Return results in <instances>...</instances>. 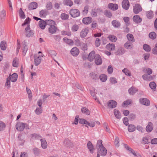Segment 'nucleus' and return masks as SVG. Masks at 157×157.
Segmentation results:
<instances>
[{
	"label": "nucleus",
	"instance_id": "f257e3e1",
	"mask_svg": "<svg viewBox=\"0 0 157 157\" xmlns=\"http://www.w3.org/2000/svg\"><path fill=\"white\" fill-rule=\"evenodd\" d=\"M102 141L101 140H98L96 145V147L98 150L97 157H100L101 155L104 156L107 153V150L102 144Z\"/></svg>",
	"mask_w": 157,
	"mask_h": 157
},
{
	"label": "nucleus",
	"instance_id": "f03ea898",
	"mask_svg": "<svg viewBox=\"0 0 157 157\" xmlns=\"http://www.w3.org/2000/svg\"><path fill=\"white\" fill-rule=\"evenodd\" d=\"M70 14L74 18L79 16L80 15V11L77 9H71L69 11Z\"/></svg>",
	"mask_w": 157,
	"mask_h": 157
},
{
	"label": "nucleus",
	"instance_id": "7ed1b4c3",
	"mask_svg": "<svg viewBox=\"0 0 157 157\" xmlns=\"http://www.w3.org/2000/svg\"><path fill=\"white\" fill-rule=\"evenodd\" d=\"M30 28L29 26V25H28L27 26L25 29L26 32L25 35L27 37H29L32 36L34 35V32L32 30H30Z\"/></svg>",
	"mask_w": 157,
	"mask_h": 157
},
{
	"label": "nucleus",
	"instance_id": "20e7f679",
	"mask_svg": "<svg viewBox=\"0 0 157 157\" xmlns=\"http://www.w3.org/2000/svg\"><path fill=\"white\" fill-rule=\"evenodd\" d=\"M142 8L141 6L139 4H136L133 6V12L135 14H138L142 11Z\"/></svg>",
	"mask_w": 157,
	"mask_h": 157
},
{
	"label": "nucleus",
	"instance_id": "39448f33",
	"mask_svg": "<svg viewBox=\"0 0 157 157\" xmlns=\"http://www.w3.org/2000/svg\"><path fill=\"white\" fill-rule=\"evenodd\" d=\"M24 125V123L20 122H18L17 123L16 125V129L18 131H22L24 130L25 128Z\"/></svg>",
	"mask_w": 157,
	"mask_h": 157
},
{
	"label": "nucleus",
	"instance_id": "423d86ee",
	"mask_svg": "<svg viewBox=\"0 0 157 157\" xmlns=\"http://www.w3.org/2000/svg\"><path fill=\"white\" fill-rule=\"evenodd\" d=\"M122 8L125 10H128L130 4L128 0H124L122 2Z\"/></svg>",
	"mask_w": 157,
	"mask_h": 157
},
{
	"label": "nucleus",
	"instance_id": "0eeeda50",
	"mask_svg": "<svg viewBox=\"0 0 157 157\" xmlns=\"http://www.w3.org/2000/svg\"><path fill=\"white\" fill-rule=\"evenodd\" d=\"M95 62L97 65H101L102 63V60L100 56L98 54L95 55Z\"/></svg>",
	"mask_w": 157,
	"mask_h": 157
},
{
	"label": "nucleus",
	"instance_id": "6e6552de",
	"mask_svg": "<svg viewBox=\"0 0 157 157\" xmlns=\"http://www.w3.org/2000/svg\"><path fill=\"white\" fill-rule=\"evenodd\" d=\"M139 101L141 104L147 106H149L150 105V102L147 98H140Z\"/></svg>",
	"mask_w": 157,
	"mask_h": 157
},
{
	"label": "nucleus",
	"instance_id": "1a4fd4ad",
	"mask_svg": "<svg viewBox=\"0 0 157 157\" xmlns=\"http://www.w3.org/2000/svg\"><path fill=\"white\" fill-rule=\"evenodd\" d=\"M108 7L109 9H111L113 11H115L118 9V6L116 4L109 3L108 5Z\"/></svg>",
	"mask_w": 157,
	"mask_h": 157
},
{
	"label": "nucleus",
	"instance_id": "9d476101",
	"mask_svg": "<svg viewBox=\"0 0 157 157\" xmlns=\"http://www.w3.org/2000/svg\"><path fill=\"white\" fill-rule=\"evenodd\" d=\"M22 52L23 55L25 56L26 54L27 51L28 49V47L27 46V43L25 40H24L22 43Z\"/></svg>",
	"mask_w": 157,
	"mask_h": 157
},
{
	"label": "nucleus",
	"instance_id": "9b49d317",
	"mask_svg": "<svg viewBox=\"0 0 157 157\" xmlns=\"http://www.w3.org/2000/svg\"><path fill=\"white\" fill-rule=\"evenodd\" d=\"M117 104V102L115 101L110 100L108 102V106L109 108H113L116 107Z\"/></svg>",
	"mask_w": 157,
	"mask_h": 157
},
{
	"label": "nucleus",
	"instance_id": "f8f14e48",
	"mask_svg": "<svg viewBox=\"0 0 157 157\" xmlns=\"http://www.w3.org/2000/svg\"><path fill=\"white\" fill-rule=\"evenodd\" d=\"M18 75L16 73H14L12 75H10L8 77L13 82H14L17 81V78Z\"/></svg>",
	"mask_w": 157,
	"mask_h": 157
},
{
	"label": "nucleus",
	"instance_id": "ddd939ff",
	"mask_svg": "<svg viewBox=\"0 0 157 157\" xmlns=\"http://www.w3.org/2000/svg\"><path fill=\"white\" fill-rule=\"evenodd\" d=\"M71 53L73 56H76L79 54V50L76 47H75L71 49Z\"/></svg>",
	"mask_w": 157,
	"mask_h": 157
},
{
	"label": "nucleus",
	"instance_id": "4468645a",
	"mask_svg": "<svg viewBox=\"0 0 157 157\" xmlns=\"http://www.w3.org/2000/svg\"><path fill=\"white\" fill-rule=\"evenodd\" d=\"M37 6V3L35 2H33L30 3L28 6V8L30 10L35 9Z\"/></svg>",
	"mask_w": 157,
	"mask_h": 157
},
{
	"label": "nucleus",
	"instance_id": "2eb2a0df",
	"mask_svg": "<svg viewBox=\"0 0 157 157\" xmlns=\"http://www.w3.org/2000/svg\"><path fill=\"white\" fill-rule=\"evenodd\" d=\"M57 29V27L55 26V25L50 26L48 28L49 32L52 34L55 33L56 32Z\"/></svg>",
	"mask_w": 157,
	"mask_h": 157
},
{
	"label": "nucleus",
	"instance_id": "dca6fc26",
	"mask_svg": "<svg viewBox=\"0 0 157 157\" xmlns=\"http://www.w3.org/2000/svg\"><path fill=\"white\" fill-rule=\"evenodd\" d=\"M89 31V29L87 28L82 29L80 33V37L82 38L85 37L87 35Z\"/></svg>",
	"mask_w": 157,
	"mask_h": 157
},
{
	"label": "nucleus",
	"instance_id": "f3484780",
	"mask_svg": "<svg viewBox=\"0 0 157 157\" xmlns=\"http://www.w3.org/2000/svg\"><path fill=\"white\" fill-rule=\"evenodd\" d=\"M92 18L89 17H84L82 19V22L85 24H88L90 23L92 21Z\"/></svg>",
	"mask_w": 157,
	"mask_h": 157
},
{
	"label": "nucleus",
	"instance_id": "a211bd4d",
	"mask_svg": "<svg viewBox=\"0 0 157 157\" xmlns=\"http://www.w3.org/2000/svg\"><path fill=\"white\" fill-rule=\"evenodd\" d=\"M133 20L136 23H139L141 22L142 19L139 15H136L133 17Z\"/></svg>",
	"mask_w": 157,
	"mask_h": 157
},
{
	"label": "nucleus",
	"instance_id": "6ab92c4d",
	"mask_svg": "<svg viewBox=\"0 0 157 157\" xmlns=\"http://www.w3.org/2000/svg\"><path fill=\"white\" fill-rule=\"evenodd\" d=\"M95 52L94 51L91 52L89 54L88 59L90 61H93L95 58Z\"/></svg>",
	"mask_w": 157,
	"mask_h": 157
},
{
	"label": "nucleus",
	"instance_id": "aec40b11",
	"mask_svg": "<svg viewBox=\"0 0 157 157\" xmlns=\"http://www.w3.org/2000/svg\"><path fill=\"white\" fill-rule=\"evenodd\" d=\"M35 60V65L37 66L39 65L41 62V57L40 56L36 57L35 56H34Z\"/></svg>",
	"mask_w": 157,
	"mask_h": 157
},
{
	"label": "nucleus",
	"instance_id": "412c9836",
	"mask_svg": "<svg viewBox=\"0 0 157 157\" xmlns=\"http://www.w3.org/2000/svg\"><path fill=\"white\" fill-rule=\"evenodd\" d=\"M153 124L151 122H149L146 128V130L147 132H150L153 130Z\"/></svg>",
	"mask_w": 157,
	"mask_h": 157
},
{
	"label": "nucleus",
	"instance_id": "4be33fe9",
	"mask_svg": "<svg viewBox=\"0 0 157 157\" xmlns=\"http://www.w3.org/2000/svg\"><path fill=\"white\" fill-rule=\"evenodd\" d=\"M106 48L109 51H113L115 49V46L113 44L109 43L106 45Z\"/></svg>",
	"mask_w": 157,
	"mask_h": 157
},
{
	"label": "nucleus",
	"instance_id": "5701e85b",
	"mask_svg": "<svg viewBox=\"0 0 157 157\" xmlns=\"http://www.w3.org/2000/svg\"><path fill=\"white\" fill-rule=\"evenodd\" d=\"M125 51L124 49L122 48H120L115 53V54L117 55H122L125 52Z\"/></svg>",
	"mask_w": 157,
	"mask_h": 157
},
{
	"label": "nucleus",
	"instance_id": "b1692460",
	"mask_svg": "<svg viewBox=\"0 0 157 157\" xmlns=\"http://www.w3.org/2000/svg\"><path fill=\"white\" fill-rule=\"evenodd\" d=\"M87 146L90 152L93 153L94 149L93 145L90 141H89L88 142L87 144Z\"/></svg>",
	"mask_w": 157,
	"mask_h": 157
},
{
	"label": "nucleus",
	"instance_id": "393cba45",
	"mask_svg": "<svg viewBox=\"0 0 157 157\" xmlns=\"http://www.w3.org/2000/svg\"><path fill=\"white\" fill-rule=\"evenodd\" d=\"M112 24L115 28H118L121 26L120 22L118 21L113 20L112 21Z\"/></svg>",
	"mask_w": 157,
	"mask_h": 157
},
{
	"label": "nucleus",
	"instance_id": "a878e982",
	"mask_svg": "<svg viewBox=\"0 0 157 157\" xmlns=\"http://www.w3.org/2000/svg\"><path fill=\"white\" fill-rule=\"evenodd\" d=\"M46 23L45 21L40 19L39 22V25L41 29H44L45 28V26H46Z\"/></svg>",
	"mask_w": 157,
	"mask_h": 157
},
{
	"label": "nucleus",
	"instance_id": "bb28decb",
	"mask_svg": "<svg viewBox=\"0 0 157 157\" xmlns=\"http://www.w3.org/2000/svg\"><path fill=\"white\" fill-rule=\"evenodd\" d=\"M137 90L136 88L132 86L128 89V91L131 95H133Z\"/></svg>",
	"mask_w": 157,
	"mask_h": 157
},
{
	"label": "nucleus",
	"instance_id": "cd10ccee",
	"mask_svg": "<svg viewBox=\"0 0 157 157\" xmlns=\"http://www.w3.org/2000/svg\"><path fill=\"white\" fill-rule=\"evenodd\" d=\"M127 38L128 41L131 42L132 43H133L135 42V39L133 35L130 33H128L127 35Z\"/></svg>",
	"mask_w": 157,
	"mask_h": 157
},
{
	"label": "nucleus",
	"instance_id": "c85d7f7f",
	"mask_svg": "<svg viewBox=\"0 0 157 157\" xmlns=\"http://www.w3.org/2000/svg\"><path fill=\"white\" fill-rule=\"evenodd\" d=\"M47 52L52 57H55L57 55L56 52L54 50H47Z\"/></svg>",
	"mask_w": 157,
	"mask_h": 157
},
{
	"label": "nucleus",
	"instance_id": "c756f323",
	"mask_svg": "<svg viewBox=\"0 0 157 157\" xmlns=\"http://www.w3.org/2000/svg\"><path fill=\"white\" fill-rule=\"evenodd\" d=\"M64 144L66 147H69L72 146L73 144L69 140L66 139L64 141Z\"/></svg>",
	"mask_w": 157,
	"mask_h": 157
},
{
	"label": "nucleus",
	"instance_id": "7c9ffc66",
	"mask_svg": "<svg viewBox=\"0 0 157 157\" xmlns=\"http://www.w3.org/2000/svg\"><path fill=\"white\" fill-rule=\"evenodd\" d=\"M41 146L44 149H46L47 147V143L44 139H40Z\"/></svg>",
	"mask_w": 157,
	"mask_h": 157
},
{
	"label": "nucleus",
	"instance_id": "2f4dec72",
	"mask_svg": "<svg viewBox=\"0 0 157 157\" xmlns=\"http://www.w3.org/2000/svg\"><path fill=\"white\" fill-rule=\"evenodd\" d=\"M142 77L143 79L145 80L151 81L153 79V77L151 76L144 74L142 76Z\"/></svg>",
	"mask_w": 157,
	"mask_h": 157
},
{
	"label": "nucleus",
	"instance_id": "473e14b6",
	"mask_svg": "<svg viewBox=\"0 0 157 157\" xmlns=\"http://www.w3.org/2000/svg\"><path fill=\"white\" fill-rule=\"evenodd\" d=\"M1 49L2 50H5L6 48V43L5 41H2L0 46Z\"/></svg>",
	"mask_w": 157,
	"mask_h": 157
},
{
	"label": "nucleus",
	"instance_id": "72a5a7b5",
	"mask_svg": "<svg viewBox=\"0 0 157 157\" xmlns=\"http://www.w3.org/2000/svg\"><path fill=\"white\" fill-rule=\"evenodd\" d=\"M124 47L127 49H130L132 48V44L129 41H127L124 45Z\"/></svg>",
	"mask_w": 157,
	"mask_h": 157
},
{
	"label": "nucleus",
	"instance_id": "f704fd0d",
	"mask_svg": "<svg viewBox=\"0 0 157 157\" xmlns=\"http://www.w3.org/2000/svg\"><path fill=\"white\" fill-rule=\"evenodd\" d=\"M81 111L83 113L87 115H89L90 113V111L86 107H82L81 109Z\"/></svg>",
	"mask_w": 157,
	"mask_h": 157
},
{
	"label": "nucleus",
	"instance_id": "c9c22d12",
	"mask_svg": "<svg viewBox=\"0 0 157 157\" xmlns=\"http://www.w3.org/2000/svg\"><path fill=\"white\" fill-rule=\"evenodd\" d=\"M114 113L117 118L120 119L121 118V113L118 110L115 109L114 110Z\"/></svg>",
	"mask_w": 157,
	"mask_h": 157
},
{
	"label": "nucleus",
	"instance_id": "e433bc0d",
	"mask_svg": "<svg viewBox=\"0 0 157 157\" xmlns=\"http://www.w3.org/2000/svg\"><path fill=\"white\" fill-rule=\"evenodd\" d=\"M90 76L91 78L94 80H97L98 79V75L94 72L90 73Z\"/></svg>",
	"mask_w": 157,
	"mask_h": 157
},
{
	"label": "nucleus",
	"instance_id": "4c0bfd02",
	"mask_svg": "<svg viewBox=\"0 0 157 157\" xmlns=\"http://www.w3.org/2000/svg\"><path fill=\"white\" fill-rule=\"evenodd\" d=\"M63 4L65 5L71 6L73 5V2L71 0H64Z\"/></svg>",
	"mask_w": 157,
	"mask_h": 157
},
{
	"label": "nucleus",
	"instance_id": "58836bf2",
	"mask_svg": "<svg viewBox=\"0 0 157 157\" xmlns=\"http://www.w3.org/2000/svg\"><path fill=\"white\" fill-rule=\"evenodd\" d=\"M45 21L46 25H48L49 26L55 25V22L51 20H46Z\"/></svg>",
	"mask_w": 157,
	"mask_h": 157
},
{
	"label": "nucleus",
	"instance_id": "ea45409f",
	"mask_svg": "<svg viewBox=\"0 0 157 157\" xmlns=\"http://www.w3.org/2000/svg\"><path fill=\"white\" fill-rule=\"evenodd\" d=\"M136 129V127L134 125H129L128 126V130L129 132H134Z\"/></svg>",
	"mask_w": 157,
	"mask_h": 157
},
{
	"label": "nucleus",
	"instance_id": "a19ab883",
	"mask_svg": "<svg viewBox=\"0 0 157 157\" xmlns=\"http://www.w3.org/2000/svg\"><path fill=\"white\" fill-rule=\"evenodd\" d=\"M108 38L112 42H116L117 40V37L114 35H109L108 37Z\"/></svg>",
	"mask_w": 157,
	"mask_h": 157
},
{
	"label": "nucleus",
	"instance_id": "79ce46f5",
	"mask_svg": "<svg viewBox=\"0 0 157 157\" xmlns=\"http://www.w3.org/2000/svg\"><path fill=\"white\" fill-rule=\"evenodd\" d=\"M63 40L67 44L70 45H72L73 43V42L72 40L69 39L66 37H64L63 38Z\"/></svg>",
	"mask_w": 157,
	"mask_h": 157
},
{
	"label": "nucleus",
	"instance_id": "37998d69",
	"mask_svg": "<svg viewBox=\"0 0 157 157\" xmlns=\"http://www.w3.org/2000/svg\"><path fill=\"white\" fill-rule=\"evenodd\" d=\"M99 77L100 80L102 82H105L107 79V76L104 74L100 75Z\"/></svg>",
	"mask_w": 157,
	"mask_h": 157
},
{
	"label": "nucleus",
	"instance_id": "c03bdc74",
	"mask_svg": "<svg viewBox=\"0 0 157 157\" xmlns=\"http://www.w3.org/2000/svg\"><path fill=\"white\" fill-rule=\"evenodd\" d=\"M143 48L144 50L147 52H150L151 50V48L148 45L145 44L143 46Z\"/></svg>",
	"mask_w": 157,
	"mask_h": 157
},
{
	"label": "nucleus",
	"instance_id": "a18cd8bd",
	"mask_svg": "<svg viewBox=\"0 0 157 157\" xmlns=\"http://www.w3.org/2000/svg\"><path fill=\"white\" fill-rule=\"evenodd\" d=\"M60 17L62 19L66 20L68 18L69 16L67 14L63 13L61 15Z\"/></svg>",
	"mask_w": 157,
	"mask_h": 157
},
{
	"label": "nucleus",
	"instance_id": "49530a36",
	"mask_svg": "<svg viewBox=\"0 0 157 157\" xmlns=\"http://www.w3.org/2000/svg\"><path fill=\"white\" fill-rule=\"evenodd\" d=\"M54 40L56 42H59L60 41L61 39V37L59 35H55L53 36Z\"/></svg>",
	"mask_w": 157,
	"mask_h": 157
},
{
	"label": "nucleus",
	"instance_id": "de8ad7c7",
	"mask_svg": "<svg viewBox=\"0 0 157 157\" xmlns=\"http://www.w3.org/2000/svg\"><path fill=\"white\" fill-rule=\"evenodd\" d=\"M6 126L5 123L0 121V131L4 130Z\"/></svg>",
	"mask_w": 157,
	"mask_h": 157
},
{
	"label": "nucleus",
	"instance_id": "09e8293b",
	"mask_svg": "<svg viewBox=\"0 0 157 157\" xmlns=\"http://www.w3.org/2000/svg\"><path fill=\"white\" fill-rule=\"evenodd\" d=\"M146 16L149 19L153 17V12L151 10L146 12Z\"/></svg>",
	"mask_w": 157,
	"mask_h": 157
},
{
	"label": "nucleus",
	"instance_id": "8fccbe9b",
	"mask_svg": "<svg viewBox=\"0 0 157 157\" xmlns=\"http://www.w3.org/2000/svg\"><path fill=\"white\" fill-rule=\"evenodd\" d=\"M149 36L150 38L152 39H154L156 37V34L155 32H153L150 33L149 34Z\"/></svg>",
	"mask_w": 157,
	"mask_h": 157
},
{
	"label": "nucleus",
	"instance_id": "3c124183",
	"mask_svg": "<svg viewBox=\"0 0 157 157\" xmlns=\"http://www.w3.org/2000/svg\"><path fill=\"white\" fill-rule=\"evenodd\" d=\"M89 9V6L88 5L84 7L83 10H82V14H86L88 13Z\"/></svg>",
	"mask_w": 157,
	"mask_h": 157
},
{
	"label": "nucleus",
	"instance_id": "603ef678",
	"mask_svg": "<svg viewBox=\"0 0 157 157\" xmlns=\"http://www.w3.org/2000/svg\"><path fill=\"white\" fill-rule=\"evenodd\" d=\"M19 15L21 18L24 19L25 18V16L24 12L22 11L21 8L19 10Z\"/></svg>",
	"mask_w": 157,
	"mask_h": 157
},
{
	"label": "nucleus",
	"instance_id": "864d4df0",
	"mask_svg": "<svg viewBox=\"0 0 157 157\" xmlns=\"http://www.w3.org/2000/svg\"><path fill=\"white\" fill-rule=\"evenodd\" d=\"M47 11L46 10H42L40 12V15L41 17H43L47 14Z\"/></svg>",
	"mask_w": 157,
	"mask_h": 157
},
{
	"label": "nucleus",
	"instance_id": "5fc2aeb1",
	"mask_svg": "<svg viewBox=\"0 0 157 157\" xmlns=\"http://www.w3.org/2000/svg\"><path fill=\"white\" fill-rule=\"evenodd\" d=\"M132 100L129 99H128L124 102L122 104V105H128L129 104H132ZM122 106H123V105H122Z\"/></svg>",
	"mask_w": 157,
	"mask_h": 157
},
{
	"label": "nucleus",
	"instance_id": "6e6d98bb",
	"mask_svg": "<svg viewBox=\"0 0 157 157\" xmlns=\"http://www.w3.org/2000/svg\"><path fill=\"white\" fill-rule=\"evenodd\" d=\"M31 20V19H30L29 17H27V18L24 21V23L22 24V26H24L26 25H29L30 23V22Z\"/></svg>",
	"mask_w": 157,
	"mask_h": 157
},
{
	"label": "nucleus",
	"instance_id": "4d7b16f0",
	"mask_svg": "<svg viewBox=\"0 0 157 157\" xmlns=\"http://www.w3.org/2000/svg\"><path fill=\"white\" fill-rule=\"evenodd\" d=\"M149 86L153 90L156 88V86L155 83L154 82H151L149 83Z\"/></svg>",
	"mask_w": 157,
	"mask_h": 157
},
{
	"label": "nucleus",
	"instance_id": "13d9d810",
	"mask_svg": "<svg viewBox=\"0 0 157 157\" xmlns=\"http://www.w3.org/2000/svg\"><path fill=\"white\" fill-rule=\"evenodd\" d=\"M18 59L17 58H15L13 62V66L14 67H17L18 65Z\"/></svg>",
	"mask_w": 157,
	"mask_h": 157
},
{
	"label": "nucleus",
	"instance_id": "bf43d9fd",
	"mask_svg": "<svg viewBox=\"0 0 157 157\" xmlns=\"http://www.w3.org/2000/svg\"><path fill=\"white\" fill-rule=\"evenodd\" d=\"M46 7L48 10H49L52 9V3L51 2H48L47 3Z\"/></svg>",
	"mask_w": 157,
	"mask_h": 157
},
{
	"label": "nucleus",
	"instance_id": "052dcab7",
	"mask_svg": "<svg viewBox=\"0 0 157 157\" xmlns=\"http://www.w3.org/2000/svg\"><path fill=\"white\" fill-rule=\"evenodd\" d=\"M95 46L97 47H98L100 46L101 44V40L98 38H97L95 41Z\"/></svg>",
	"mask_w": 157,
	"mask_h": 157
},
{
	"label": "nucleus",
	"instance_id": "680f3d73",
	"mask_svg": "<svg viewBox=\"0 0 157 157\" xmlns=\"http://www.w3.org/2000/svg\"><path fill=\"white\" fill-rule=\"evenodd\" d=\"M35 112L36 114L39 115L42 113V110L41 108H37L35 111Z\"/></svg>",
	"mask_w": 157,
	"mask_h": 157
},
{
	"label": "nucleus",
	"instance_id": "e2e57ef3",
	"mask_svg": "<svg viewBox=\"0 0 157 157\" xmlns=\"http://www.w3.org/2000/svg\"><path fill=\"white\" fill-rule=\"evenodd\" d=\"M78 28L79 27L78 25L76 24L74 25L71 28V30L73 32H76L78 30Z\"/></svg>",
	"mask_w": 157,
	"mask_h": 157
},
{
	"label": "nucleus",
	"instance_id": "0e129e2a",
	"mask_svg": "<svg viewBox=\"0 0 157 157\" xmlns=\"http://www.w3.org/2000/svg\"><path fill=\"white\" fill-rule=\"evenodd\" d=\"M91 15L92 17H95L97 16L96 10L95 9H92L91 11Z\"/></svg>",
	"mask_w": 157,
	"mask_h": 157
},
{
	"label": "nucleus",
	"instance_id": "69168bd1",
	"mask_svg": "<svg viewBox=\"0 0 157 157\" xmlns=\"http://www.w3.org/2000/svg\"><path fill=\"white\" fill-rule=\"evenodd\" d=\"M122 71L126 75L128 76H130V73L127 69L124 68L122 70Z\"/></svg>",
	"mask_w": 157,
	"mask_h": 157
},
{
	"label": "nucleus",
	"instance_id": "338daca9",
	"mask_svg": "<svg viewBox=\"0 0 157 157\" xmlns=\"http://www.w3.org/2000/svg\"><path fill=\"white\" fill-rule=\"evenodd\" d=\"M6 15V11L4 10L2 11L0 14V17L1 19H3L5 18Z\"/></svg>",
	"mask_w": 157,
	"mask_h": 157
},
{
	"label": "nucleus",
	"instance_id": "774afa93",
	"mask_svg": "<svg viewBox=\"0 0 157 157\" xmlns=\"http://www.w3.org/2000/svg\"><path fill=\"white\" fill-rule=\"evenodd\" d=\"M33 151L35 155L37 156L39 155L40 152L39 149L37 148H34L33 149Z\"/></svg>",
	"mask_w": 157,
	"mask_h": 157
}]
</instances>
